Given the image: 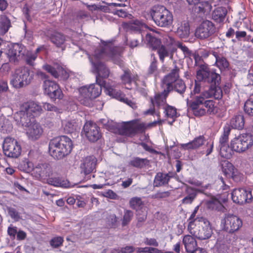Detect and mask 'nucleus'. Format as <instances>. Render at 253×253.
<instances>
[{"label":"nucleus","instance_id":"nucleus-55","mask_svg":"<svg viewBox=\"0 0 253 253\" xmlns=\"http://www.w3.org/2000/svg\"><path fill=\"white\" fill-rule=\"evenodd\" d=\"M63 239L61 237H55L52 238L50 241V245L51 247L56 248L62 245Z\"/></svg>","mask_w":253,"mask_h":253},{"label":"nucleus","instance_id":"nucleus-5","mask_svg":"<svg viewBox=\"0 0 253 253\" xmlns=\"http://www.w3.org/2000/svg\"><path fill=\"white\" fill-rule=\"evenodd\" d=\"M73 144L70 138L62 135L51 139L48 146L49 153L54 159L59 160L69 154Z\"/></svg>","mask_w":253,"mask_h":253},{"label":"nucleus","instance_id":"nucleus-29","mask_svg":"<svg viewBox=\"0 0 253 253\" xmlns=\"http://www.w3.org/2000/svg\"><path fill=\"white\" fill-rule=\"evenodd\" d=\"M205 141V138L203 135H200L195 137L192 141L187 143L181 144V147L184 150L196 149L203 145Z\"/></svg>","mask_w":253,"mask_h":253},{"label":"nucleus","instance_id":"nucleus-47","mask_svg":"<svg viewBox=\"0 0 253 253\" xmlns=\"http://www.w3.org/2000/svg\"><path fill=\"white\" fill-rule=\"evenodd\" d=\"M244 111L249 115L253 116V97H250L245 102Z\"/></svg>","mask_w":253,"mask_h":253},{"label":"nucleus","instance_id":"nucleus-3","mask_svg":"<svg viewBox=\"0 0 253 253\" xmlns=\"http://www.w3.org/2000/svg\"><path fill=\"white\" fill-rule=\"evenodd\" d=\"M222 97V91L218 86H212L208 90L195 96H190V99H187L188 109L191 110L194 116L201 117L206 114V109L203 107L204 100L210 98L220 99Z\"/></svg>","mask_w":253,"mask_h":253},{"label":"nucleus","instance_id":"nucleus-11","mask_svg":"<svg viewBox=\"0 0 253 253\" xmlns=\"http://www.w3.org/2000/svg\"><path fill=\"white\" fill-rule=\"evenodd\" d=\"M42 111L41 105L34 101H29L22 104L19 110L14 115V119H21L22 118L34 119Z\"/></svg>","mask_w":253,"mask_h":253},{"label":"nucleus","instance_id":"nucleus-31","mask_svg":"<svg viewBox=\"0 0 253 253\" xmlns=\"http://www.w3.org/2000/svg\"><path fill=\"white\" fill-rule=\"evenodd\" d=\"M161 107H163L164 110V113L165 116L167 118L171 119L172 120L171 122L169 123L171 125L174 122L175 119L179 116V115H178L177 113L176 109L173 106L167 104L166 102Z\"/></svg>","mask_w":253,"mask_h":253},{"label":"nucleus","instance_id":"nucleus-40","mask_svg":"<svg viewBox=\"0 0 253 253\" xmlns=\"http://www.w3.org/2000/svg\"><path fill=\"white\" fill-rule=\"evenodd\" d=\"M13 128L11 122L5 118H0V131L4 133H8L12 131Z\"/></svg>","mask_w":253,"mask_h":253},{"label":"nucleus","instance_id":"nucleus-53","mask_svg":"<svg viewBox=\"0 0 253 253\" xmlns=\"http://www.w3.org/2000/svg\"><path fill=\"white\" fill-rule=\"evenodd\" d=\"M37 58V55H36V53L28 52L25 57L26 63L29 65L33 66Z\"/></svg>","mask_w":253,"mask_h":253},{"label":"nucleus","instance_id":"nucleus-17","mask_svg":"<svg viewBox=\"0 0 253 253\" xmlns=\"http://www.w3.org/2000/svg\"><path fill=\"white\" fill-rule=\"evenodd\" d=\"M106 128L110 131L122 135L127 136L132 132L133 128L128 123H117L113 121L108 122Z\"/></svg>","mask_w":253,"mask_h":253},{"label":"nucleus","instance_id":"nucleus-57","mask_svg":"<svg viewBox=\"0 0 253 253\" xmlns=\"http://www.w3.org/2000/svg\"><path fill=\"white\" fill-rule=\"evenodd\" d=\"M8 211L9 215L14 220L18 221L21 218L20 213L14 208H9Z\"/></svg>","mask_w":253,"mask_h":253},{"label":"nucleus","instance_id":"nucleus-25","mask_svg":"<svg viewBox=\"0 0 253 253\" xmlns=\"http://www.w3.org/2000/svg\"><path fill=\"white\" fill-rule=\"evenodd\" d=\"M222 172L227 177H231L235 181H239L242 178V175L238 174L233 165L228 162H226L222 165Z\"/></svg>","mask_w":253,"mask_h":253},{"label":"nucleus","instance_id":"nucleus-4","mask_svg":"<svg viewBox=\"0 0 253 253\" xmlns=\"http://www.w3.org/2000/svg\"><path fill=\"white\" fill-rule=\"evenodd\" d=\"M196 80H195L194 88L191 91V96L199 94L201 91V82L211 84L213 86H217L220 81L219 74L214 71H211L207 64H203L199 65L196 72Z\"/></svg>","mask_w":253,"mask_h":253},{"label":"nucleus","instance_id":"nucleus-27","mask_svg":"<svg viewBox=\"0 0 253 253\" xmlns=\"http://www.w3.org/2000/svg\"><path fill=\"white\" fill-rule=\"evenodd\" d=\"M185 197L182 200L183 204H191L196 199L198 193L203 192V189L194 188L186 185L185 188Z\"/></svg>","mask_w":253,"mask_h":253},{"label":"nucleus","instance_id":"nucleus-19","mask_svg":"<svg viewBox=\"0 0 253 253\" xmlns=\"http://www.w3.org/2000/svg\"><path fill=\"white\" fill-rule=\"evenodd\" d=\"M83 130L89 141L95 142L101 136L100 128L91 121L86 122L84 126Z\"/></svg>","mask_w":253,"mask_h":253},{"label":"nucleus","instance_id":"nucleus-42","mask_svg":"<svg viewBox=\"0 0 253 253\" xmlns=\"http://www.w3.org/2000/svg\"><path fill=\"white\" fill-rule=\"evenodd\" d=\"M10 27V22L5 15L0 16V33L2 35L5 34Z\"/></svg>","mask_w":253,"mask_h":253},{"label":"nucleus","instance_id":"nucleus-52","mask_svg":"<svg viewBox=\"0 0 253 253\" xmlns=\"http://www.w3.org/2000/svg\"><path fill=\"white\" fill-rule=\"evenodd\" d=\"M160 60L163 62L164 59L169 56V52L164 45H161L158 49Z\"/></svg>","mask_w":253,"mask_h":253},{"label":"nucleus","instance_id":"nucleus-21","mask_svg":"<svg viewBox=\"0 0 253 253\" xmlns=\"http://www.w3.org/2000/svg\"><path fill=\"white\" fill-rule=\"evenodd\" d=\"M107 94L112 97V98H115L117 100L123 102L132 109H135L137 108L136 103L131 100H130L125 97V95L120 90H117L115 88L114 86H107Z\"/></svg>","mask_w":253,"mask_h":253},{"label":"nucleus","instance_id":"nucleus-39","mask_svg":"<svg viewBox=\"0 0 253 253\" xmlns=\"http://www.w3.org/2000/svg\"><path fill=\"white\" fill-rule=\"evenodd\" d=\"M51 42L56 46L63 49V45L65 41V37L59 33H54L50 37Z\"/></svg>","mask_w":253,"mask_h":253},{"label":"nucleus","instance_id":"nucleus-60","mask_svg":"<svg viewBox=\"0 0 253 253\" xmlns=\"http://www.w3.org/2000/svg\"><path fill=\"white\" fill-rule=\"evenodd\" d=\"M164 42L165 44L168 46H172L173 45H176V43L177 42L175 41L174 39L170 36H167L164 38Z\"/></svg>","mask_w":253,"mask_h":253},{"label":"nucleus","instance_id":"nucleus-62","mask_svg":"<svg viewBox=\"0 0 253 253\" xmlns=\"http://www.w3.org/2000/svg\"><path fill=\"white\" fill-rule=\"evenodd\" d=\"M144 243L145 245L150 246H154L157 247L159 246V243L155 238H146L144 240Z\"/></svg>","mask_w":253,"mask_h":253},{"label":"nucleus","instance_id":"nucleus-56","mask_svg":"<svg viewBox=\"0 0 253 253\" xmlns=\"http://www.w3.org/2000/svg\"><path fill=\"white\" fill-rule=\"evenodd\" d=\"M43 108L46 111L59 113V110L55 106L47 102L42 103Z\"/></svg>","mask_w":253,"mask_h":253},{"label":"nucleus","instance_id":"nucleus-61","mask_svg":"<svg viewBox=\"0 0 253 253\" xmlns=\"http://www.w3.org/2000/svg\"><path fill=\"white\" fill-rule=\"evenodd\" d=\"M157 69V60L154 57L152 59L151 63L148 69V73L149 74H154Z\"/></svg>","mask_w":253,"mask_h":253},{"label":"nucleus","instance_id":"nucleus-18","mask_svg":"<svg viewBox=\"0 0 253 253\" xmlns=\"http://www.w3.org/2000/svg\"><path fill=\"white\" fill-rule=\"evenodd\" d=\"M231 198L233 202L239 205L250 203L253 199L251 191L244 188H237L231 193Z\"/></svg>","mask_w":253,"mask_h":253},{"label":"nucleus","instance_id":"nucleus-54","mask_svg":"<svg viewBox=\"0 0 253 253\" xmlns=\"http://www.w3.org/2000/svg\"><path fill=\"white\" fill-rule=\"evenodd\" d=\"M176 46L183 52L185 57L191 56L192 53V51L189 50L186 46L183 44L181 42H177Z\"/></svg>","mask_w":253,"mask_h":253},{"label":"nucleus","instance_id":"nucleus-16","mask_svg":"<svg viewBox=\"0 0 253 253\" xmlns=\"http://www.w3.org/2000/svg\"><path fill=\"white\" fill-rule=\"evenodd\" d=\"M43 89L44 94H46L51 99H61L63 94L59 85L55 82L50 80H45L43 82Z\"/></svg>","mask_w":253,"mask_h":253},{"label":"nucleus","instance_id":"nucleus-34","mask_svg":"<svg viewBox=\"0 0 253 253\" xmlns=\"http://www.w3.org/2000/svg\"><path fill=\"white\" fill-rule=\"evenodd\" d=\"M182 242L187 253L193 251L194 249L197 247L196 240L192 236L189 235H185L183 237Z\"/></svg>","mask_w":253,"mask_h":253},{"label":"nucleus","instance_id":"nucleus-43","mask_svg":"<svg viewBox=\"0 0 253 253\" xmlns=\"http://www.w3.org/2000/svg\"><path fill=\"white\" fill-rule=\"evenodd\" d=\"M217 149L219 151L220 156L227 159L231 158L234 151L231 147H229V145L218 147Z\"/></svg>","mask_w":253,"mask_h":253},{"label":"nucleus","instance_id":"nucleus-37","mask_svg":"<svg viewBox=\"0 0 253 253\" xmlns=\"http://www.w3.org/2000/svg\"><path fill=\"white\" fill-rule=\"evenodd\" d=\"M213 55L216 59V66L221 70L223 71L228 68L229 66L228 62L227 59L221 56H219L217 52H213Z\"/></svg>","mask_w":253,"mask_h":253},{"label":"nucleus","instance_id":"nucleus-7","mask_svg":"<svg viewBox=\"0 0 253 253\" xmlns=\"http://www.w3.org/2000/svg\"><path fill=\"white\" fill-rule=\"evenodd\" d=\"M150 14L155 23L159 27H167L172 23L173 15L171 12L163 5L153 6Z\"/></svg>","mask_w":253,"mask_h":253},{"label":"nucleus","instance_id":"nucleus-12","mask_svg":"<svg viewBox=\"0 0 253 253\" xmlns=\"http://www.w3.org/2000/svg\"><path fill=\"white\" fill-rule=\"evenodd\" d=\"M202 221L197 223L199 228L196 227H192V229H190L187 228L189 233L199 240H207L210 238L212 234V230L210 222L206 218H201Z\"/></svg>","mask_w":253,"mask_h":253},{"label":"nucleus","instance_id":"nucleus-41","mask_svg":"<svg viewBox=\"0 0 253 253\" xmlns=\"http://www.w3.org/2000/svg\"><path fill=\"white\" fill-rule=\"evenodd\" d=\"M197 213L196 211H193L187 219L188 222L187 228H189L190 230L192 229V227H197V223L202 221L201 218H205L203 216H196Z\"/></svg>","mask_w":253,"mask_h":253},{"label":"nucleus","instance_id":"nucleus-32","mask_svg":"<svg viewBox=\"0 0 253 253\" xmlns=\"http://www.w3.org/2000/svg\"><path fill=\"white\" fill-rule=\"evenodd\" d=\"M227 10L223 7H217L212 12V19L216 23H221L224 20Z\"/></svg>","mask_w":253,"mask_h":253},{"label":"nucleus","instance_id":"nucleus-8","mask_svg":"<svg viewBox=\"0 0 253 253\" xmlns=\"http://www.w3.org/2000/svg\"><path fill=\"white\" fill-rule=\"evenodd\" d=\"M18 126L26 127V134L29 139L35 140L42 135L43 130L39 123L34 119L22 118L21 119H14Z\"/></svg>","mask_w":253,"mask_h":253},{"label":"nucleus","instance_id":"nucleus-58","mask_svg":"<svg viewBox=\"0 0 253 253\" xmlns=\"http://www.w3.org/2000/svg\"><path fill=\"white\" fill-rule=\"evenodd\" d=\"M34 169L35 167H34L33 164L31 162L27 161L24 162L23 168L22 169L24 171L27 173L32 171L33 173Z\"/></svg>","mask_w":253,"mask_h":253},{"label":"nucleus","instance_id":"nucleus-1","mask_svg":"<svg viewBox=\"0 0 253 253\" xmlns=\"http://www.w3.org/2000/svg\"><path fill=\"white\" fill-rule=\"evenodd\" d=\"M101 44L99 48L95 50L92 58L89 55L88 58L92 64L93 71L96 74V84L82 86L78 88L79 95L78 100L81 104L87 107H91L93 104V100L100 95L103 87L107 94V86H114V84H107L104 79L109 77L110 71L105 65L98 61L100 59L110 58L114 60L120 55L118 48L114 47L111 42L101 41Z\"/></svg>","mask_w":253,"mask_h":253},{"label":"nucleus","instance_id":"nucleus-35","mask_svg":"<svg viewBox=\"0 0 253 253\" xmlns=\"http://www.w3.org/2000/svg\"><path fill=\"white\" fill-rule=\"evenodd\" d=\"M62 126L65 133H71L76 130L78 124L75 120H66L62 121Z\"/></svg>","mask_w":253,"mask_h":253},{"label":"nucleus","instance_id":"nucleus-46","mask_svg":"<svg viewBox=\"0 0 253 253\" xmlns=\"http://www.w3.org/2000/svg\"><path fill=\"white\" fill-rule=\"evenodd\" d=\"M129 204L131 208L137 211L141 208L143 202L140 198L135 197L130 199Z\"/></svg>","mask_w":253,"mask_h":253},{"label":"nucleus","instance_id":"nucleus-2","mask_svg":"<svg viewBox=\"0 0 253 253\" xmlns=\"http://www.w3.org/2000/svg\"><path fill=\"white\" fill-rule=\"evenodd\" d=\"M179 68L175 66L171 72L164 77L162 81V86L164 90L155 95V98L151 99L152 103H156L160 106L166 102V98L169 92L174 89L180 94L183 93L186 89L184 82L179 79Z\"/></svg>","mask_w":253,"mask_h":253},{"label":"nucleus","instance_id":"nucleus-36","mask_svg":"<svg viewBox=\"0 0 253 253\" xmlns=\"http://www.w3.org/2000/svg\"><path fill=\"white\" fill-rule=\"evenodd\" d=\"M244 118L242 115L234 116L230 121V126L234 129H241L244 127Z\"/></svg>","mask_w":253,"mask_h":253},{"label":"nucleus","instance_id":"nucleus-6","mask_svg":"<svg viewBox=\"0 0 253 253\" xmlns=\"http://www.w3.org/2000/svg\"><path fill=\"white\" fill-rule=\"evenodd\" d=\"M44 70L50 73L55 78H60L63 80H69V84L71 83V87L75 88L77 87L80 82L77 77L78 75L71 72L68 71L63 68L60 65L56 63L53 65L45 64L43 66Z\"/></svg>","mask_w":253,"mask_h":253},{"label":"nucleus","instance_id":"nucleus-9","mask_svg":"<svg viewBox=\"0 0 253 253\" xmlns=\"http://www.w3.org/2000/svg\"><path fill=\"white\" fill-rule=\"evenodd\" d=\"M253 145V135L243 133L232 139L230 146L234 152L242 153L251 148Z\"/></svg>","mask_w":253,"mask_h":253},{"label":"nucleus","instance_id":"nucleus-24","mask_svg":"<svg viewBox=\"0 0 253 253\" xmlns=\"http://www.w3.org/2000/svg\"><path fill=\"white\" fill-rule=\"evenodd\" d=\"M138 77L137 75L132 74L129 69L124 70V74L120 77L121 83L123 84L127 85V89L131 88V84L134 83L136 85H137V81Z\"/></svg>","mask_w":253,"mask_h":253},{"label":"nucleus","instance_id":"nucleus-45","mask_svg":"<svg viewBox=\"0 0 253 253\" xmlns=\"http://www.w3.org/2000/svg\"><path fill=\"white\" fill-rule=\"evenodd\" d=\"M214 103L215 102L212 100L208 99L204 100L203 107L206 109V113L212 114L216 112Z\"/></svg>","mask_w":253,"mask_h":253},{"label":"nucleus","instance_id":"nucleus-63","mask_svg":"<svg viewBox=\"0 0 253 253\" xmlns=\"http://www.w3.org/2000/svg\"><path fill=\"white\" fill-rule=\"evenodd\" d=\"M10 69L11 67L8 63H3L0 68V74L2 75L8 74Z\"/></svg>","mask_w":253,"mask_h":253},{"label":"nucleus","instance_id":"nucleus-28","mask_svg":"<svg viewBox=\"0 0 253 253\" xmlns=\"http://www.w3.org/2000/svg\"><path fill=\"white\" fill-rule=\"evenodd\" d=\"M96 160L93 156L85 158L81 166L82 172L85 175L92 172L95 169Z\"/></svg>","mask_w":253,"mask_h":253},{"label":"nucleus","instance_id":"nucleus-20","mask_svg":"<svg viewBox=\"0 0 253 253\" xmlns=\"http://www.w3.org/2000/svg\"><path fill=\"white\" fill-rule=\"evenodd\" d=\"M56 167H52L49 164H39L35 167L33 174L37 178L46 179L55 173Z\"/></svg>","mask_w":253,"mask_h":253},{"label":"nucleus","instance_id":"nucleus-44","mask_svg":"<svg viewBox=\"0 0 253 253\" xmlns=\"http://www.w3.org/2000/svg\"><path fill=\"white\" fill-rule=\"evenodd\" d=\"M230 132V128L229 126L224 127L223 132L219 139L218 147H221L228 145L229 135Z\"/></svg>","mask_w":253,"mask_h":253},{"label":"nucleus","instance_id":"nucleus-13","mask_svg":"<svg viewBox=\"0 0 253 253\" xmlns=\"http://www.w3.org/2000/svg\"><path fill=\"white\" fill-rule=\"evenodd\" d=\"M221 224L223 230L228 233H234L242 226L243 222L238 216L227 214L221 220Z\"/></svg>","mask_w":253,"mask_h":253},{"label":"nucleus","instance_id":"nucleus-50","mask_svg":"<svg viewBox=\"0 0 253 253\" xmlns=\"http://www.w3.org/2000/svg\"><path fill=\"white\" fill-rule=\"evenodd\" d=\"M154 98H155V96L153 98H152V97L150 98V101H151L152 106H151L149 109L144 111V115H156L157 116H160V112L158 111H156V110L155 109V106H156L158 108V109H160L162 105L158 106L157 105V104L156 103H154V104L152 103V101H151V99H154ZM163 105H162V106Z\"/></svg>","mask_w":253,"mask_h":253},{"label":"nucleus","instance_id":"nucleus-59","mask_svg":"<svg viewBox=\"0 0 253 253\" xmlns=\"http://www.w3.org/2000/svg\"><path fill=\"white\" fill-rule=\"evenodd\" d=\"M187 182H188V183H189V184H190L191 185H194L197 187H200V188H198V189H203V191L205 189H207L208 187V185L203 186L202 183L201 181L197 180L189 179L187 181Z\"/></svg>","mask_w":253,"mask_h":253},{"label":"nucleus","instance_id":"nucleus-15","mask_svg":"<svg viewBox=\"0 0 253 253\" xmlns=\"http://www.w3.org/2000/svg\"><path fill=\"white\" fill-rule=\"evenodd\" d=\"M216 31L214 24L208 20H204L197 28L195 36L200 39H206L213 35Z\"/></svg>","mask_w":253,"mask_h":253},{"label":"nucleus","instance_id":"nucleus-51","mask_svg":"<svg viewBox=\"0 0 253 253\" xmlns=\"http://www.w3.org/2000/svg\"><path fill=\"white\" fill-rule=\"evenodd\" d=\"M199 3L198 9L200 12L205 13L210 11L211 9V4L209 1H202Z\"/></svg>","mask_w":253,"mask_h":253},{"label":"nucleus","instance_id":"nucleus-49","mask_svg":"<svg viewBox=\"0 0 253 253\" xmlns=\"http://www.w3.org/2000/svg\"><path fill=\"white\" fill-rule=\"evenodd\" d=\"M133 216V212L130 210H125L124 211V214L122 219V225L123 226L127 225L131 220Z\"/></svg>","mask_w":253,"mask_h":253},{"label":"nucleus","instance_id":"nucleus-48","mask_svg":"<svg viewBox=\"0 0 253 253\" xmlns=\"http://www.w3.org/2000/svg\"><path fill=\"white\" fill-rule=\"evenodd\" d=\"M146 159L135 157L129 162V165L138 168H141L145 165Z\"/></svg>","mask_w":253,"mask_h":253},{"label":"nucleus","instance_id":"nucleus-64","mask_svg":"<svg viewBox=\"0 0 253 253\" xmlns=\"http://www.w3.org/2000/svg\"><path fill=\"white\" fill-rule=\"evenodd\" d=\"M113 13L114 15H118L120 17L124 18L127 16V12L121 8H116Z\"/></svg>","mask_w":253,"mask_h":253},{"label":"nucleus","instance_id":"nucleus-22","mask_svg":"<svg viewBox=\"0 0 253 253\" xmlns=\"http://www.w3.org/2000/svg\"><path fill=\"white\" fill-rule=\"evenodd\" d=\"M25 47L20 44H14L8 50L7 57L10 62L16 63L21 60L24 55Z\"/></svg>","mask_w":253,"mask_h":253},{"label":"nucleus","instance_id":"nucleus-26","mask_svg":"<svg viewBox=\"0 0 253 253\" xmlns=\"http://www.w3.org/2000/svg\"><path fill=\"white\" fill-rule=\"evenodd\" d=\"M57 168L56 167L55 173L47 179V183L51 185L57 187L68 188L70 186L69 181L65 178L56 176Z\"/></svg>","mask_w":253,"mask_h":253},{"label":"nucleus","instance_id":"nucleus-30","mask_svg":"<svg viewBox=\"0 0 253 253\" xmlns=\"http://www.w3.org/2000/svg\"><path fill=\"white\" fill-rule=\"evenodd\" d=\"M176 34L180 38H187L190 34L189 24L187 21L178 22L176 25Z\"/></svg>","mask_w":253,"mask_h":253},{"label":"nucleus","instance_id":"nucleus-14","mask_svg":"<svg viewBox=\"0 0 253 253\" xmlns=\"http://www.w3.org/2000/svg\"><path fill=\"white\" fill-rule=\"evenodd\" d=\"M5 156L11 158H17L21 154V147L17 140L10 137H6L2 146Z\"/></svg>","mask_w":253,"mask_h":253},{"label":"nucleus","instance_id":"nucleus-10","mask_svg":"<svg viewBox=\"0 0 253 253\" xmlns=\"http://www.w3.org/2000/svg\"><path fill=\"white\" fill-rule=\"evenodd\" d=\"M33 79L29 69L25 67L16 69L12 76L10 84L15 88H20L28 84Z\"/></svg>","mask_w":253,"mask_h":253},{"label":"nucleus","instance_id":"nucleus-38","mask_svg":"<svg viewBox=\"0 0 253 253\" xmlns=\"http://www.w3.org/2000/svg\"><path fill=\"white\" fill-rule=\"evenodd\" d=\"M146 43L153 49L157 48L161 44V41L152 34L147 33L145 37Z\"/></svg>","mask_w":253,"mask_h":253},{"label":"nucleus","instance_id":"nucleus-33","mask_svg":"<svg viewBox=\"0 0 253 253\" xmlns=\"http://www.w3.org/2000/svg\"><path fill=\"white\" fill-rule=\"evenodd\" d=\"M170 177L171 176L168 173L158 172L154 178V186L160 187L166 185L168 183Z\"/></svg>","mask_w":253,"mask_h":253},{"label":"nucleus","instance_id":"nucleus-23","mask_svg":"<svg viewBox=\"0 0 253 253\" xmlns=\"http://www.w3.org/2000/svg\"><path fill=\"white\" fill-rule=\"evenodd\" d=\"M125 27L131 32L141 34L142 37H143V32L148 29L153 32L158 33V32L155 30L149 28L142 21L137 19L132 20L131 22H129L127 25L125 26Z\"/></svg>","mask_w":253,"mask_h":253}]
</instances>
